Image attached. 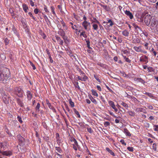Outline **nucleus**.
<instances>
[{
	"label": "nucleus",
	"instance_id": "30",
	"mask_svg": "<svg viewBox=\"0 0 158 158\" xmlns=\"http://www.w3.org/2000/svg\"><path fill=\"white\" fill-rule=\"evenodd\" d=\"M123 35L125 36H128L129 35V32L127 30H125L122 32Z\"/></svg>",
	"mask_w": 158,
	"mask_h": 158
},
{
	"label": "nucleus",
	"instance_id": "54",
	"mask_svg": "<svg viewBox=\"0 0 158 158\" xmlns=\"http://www.w3.org/2000/svg\"><path fill=\"white\" fill-rule=\"evenodd\" d=\"M9 11L10 13L11 14V16H13L14 15V11L12 8H10L9 9Z\"/></svg>",
	"mask_w": 158,
	"mask_h": 158
},
{
	"label": "nucleus",
	"instance_id": "17",
	"mask_svg": "<svg viewBox=\"0 0 158 158\" xmlns=\"http://www.w3.org/2000/svg\"><path fill=\"white\" fill-rule=\"evenodd\" d=\"M65 50L67 54L69 55L70 57L75 58V56L73 54L71 50L68 48L66 49Z\"/></svg>",
	"mask_w": 158,
	"mask_h": 158
},
{
	"label": "nucleus",
	"instance_id": "49",
	"mask_svg": "<svg viewBox=\"0 0 158 158\" xmlns=\"http://www.w3.org/2000/svg\"><path fill=\"white\" fill-rule=\"evenodd\" d=\"M137 80L143 84H144L145 83V81L141 78H138L137 79Z\"/></svg>",
	"mask_w": 158,
	"mask_h": 158
},
{
	"label": "nucleus",
	"instance_id": "62",
	"mask_svg": "<svg viewBox=\"0 0 158 158\" xmlns=\"http://www.w3.org/2000/svg\"><path fill=\"white\" fill-rule=\"evenodd\" d=\"M154 127L155 128L154 129V130L155 131H158V125H154Z\"/></svg>",
	"mask_w": 158,
	"mask_h": 158
},
{
	"label": "nucleus",
	"instance_id": "56",
	"mask_svg": "<svg viewBox=\"0 0 158 158\" xmlns=\"http://www.w3.org/2000/svg\"><path fill=\"white\" fill-rule=\"evenodd\" d=\"M152 148L154 151H156V143H154L152 145Z\"/></svg>",
	"mask_w": 158,
	"mask_h": 158
},
{
	"label": "nucleus",
	"instance_id": "45",
	"mask_svg": "<svg viewBox=\"0 0 158 158\" xmlns=\"http://www.w3.org/2000/svg\"><path fill=\"white\" fill-rule=\"evenodd\" d=\"M93 19L94 20H91V21L92 22L91 23H97V24L99 23V22L98 21L96 18H93Z\"/></svg>",
	"mask_w": 158,
	"mask_h": 158
},
{
	"label": "nucleus",
	"instance_id": "44",
	"mask_svg": "<svg viewBox=\"0 0 158 158\" xmlns=\"http://www.w3.org/2000/svg\"><path fill=\"white\" fill-rule=\"evenodd\" d=\"M43 16L46 22L47 23L48 22L50 23H51L50 21L49 20L48 18L46 15H44Z\"/></svg>",
	"mask_w": 158,
	"mask_h": 158
},
{
	"label": "nucleus",
	"instance_id": "28",
	"mask_svg": "<svg viewBox=\"0 0 158 158\" xmlns=\"http://www.w3.org/2000/svg\"><path fill=\"white\" fill-rule=\"evenodd\" d=\"M89 98L92 102L96 105L97 104V101L91 95L89 96Z\"/></svg>",
	"mask_w": 158,
	"mask_h": 158
},
{
	"label": "nucleus",
	"instance_id": "13",
	"mask_svg": "<svg viewBox=\"0 0 158 158\" xmlns=\"http://www.w3.org/2000/svg\"><path fill=\"white\" fill-rule=\"evenodd\" d=\"M0 152L3 155L7 156H10L12 155V152L10 151H1L0 150Z\"/></svg>",
	"mask_w": 158,
	"mask_h": 158
},
{
	"label": "nucleus",
	"instance_id": "50",
	"mask_svg": "<svg viewBox=\"0 0 158 158\" xmlns=\"http://www.w3.org/2000/svg\"><path fill=\"white\" fill-rule=\"evenodd\" d=\"M144 94L147 95L151 98H153L154 97L153 94H152L150 93H144Z\"/></svg>",
	"mask_w": 158,
	"mask_h": 158
},
{
	"label": "nucleus",
	"instance_id": "20",
	"mask_svg": "<svg viewBox=\"0 0 158 158\" xmlns=\"http://www.w3.org/2000/svg\"><path fill=\"white\" fill-rule=\"evenodd\" d=\"M142 46H139L138 47L134 46L133 47V49L135 51L140 52H141V51H142Z\"/></svg>",
	"mask_w": 158,
	"mask_h": 158
},
{
	"label": "nucleus",
	"instance_id": "40",
	"mask_svg": "<svg viewBox=\"0 0 158 158\" xmlns=\"http://www.w3.org/2000/svg\"><path fill=\"white\" fill-rule=\"evenodd\" d=\"M73 110L77 116V117L79 118H80L81 115L79 112L76 109L74 108Z\"/></svg>",
	"mask_w": 158,
	"mask_h": 158
},
{
	"label": "nucleus",
	"instance_id": "38",
	"mask_svg": "<svg viewBox=\"0 0 158 158\" xmlns=\"http://www.w3.org/2000/svg\"><path fill=\"white\" fill-rule=\"evenodd\" d=\"M127 113L131 116L133 117L135 115V113L134 111H128Z\"/></svg>",
	"mask_w": 158,
	"mask_h": 158
},
{
	"label": "nucleus",
	"instance_id": "22",
	"mask_svg": "<svg viewBox=\"0 0 158 158\" xmlns=\"http://www.w3.org/2000/svg\"><path fill=\"white\" fill-rule=\"evenodd\" d=\"M46 103L48 105V106L50 108V109L52 110H55L54 107L51 105V103L49 102V101L48 100H46Z\"/></svg>",
	"mask_w": 158,
	"mask_h": 158
},
{
	"label": "nucleus",
	"instance_id": "63",
	"mask_svg": "<svg viewBox=\"0 0 158 158\" xmlns=\"http://www.w3.org/2000/svg\"><path fill=\"white\" fill-rule=\"evenodd\" d=\"M30 2V3L31 6L33 7L34 6V2H33L32 0H29Z\"/></svg>",
	"mask_w": 158,
	"mask_h": 158
},
{
	"label": "nucleus",
	"instance_id": "36",
	"mask_svg": "<svg viewBox=\"0 0 158 158\" xmlns=\"http://www.w3.org/2000/svg\"><path fill=\"white\" fill-rule=\"evenodd\" d=\"M60 22L61 24L62 25L63 28L65 30H67L68 29V27L66 25L64 22L62 20L60 21Z\"/></svg>",
	"mask_w": 158,
	"mask_h": 158
},
{
	"label": "nucleus",
	"instance_id": "14",
	"mask_svg": "<svg viewBox=\"0 0 158 158\" xmlns=\"http://www.w3.org/2000/svg\"><path fill=\"white\" fill-rule=\"evenodd\" d=\"M139 60L141 62H148V58L146 56H141L139 58Z\"/></svg>",
	"mask_w": 158,
	"mask_h": 158
},
{
	"label": "nucleus",
	"instance_id": "18",
	"mask_svg": "<svg viewBox=\"0 0 158 158\" xmlns=\"http://www.w3.org/2000/svg\"><path fill=\"white\" fill-rule=\"evenodd\" d=\"M132 43L136 44V43H139L140 42V40L137 37L134 38L132 37Z\"/></svg>",
	"mask_w": 158,
	"mask_h": 158
},
{
	"label": "nucleus",
	"instance_id": "16",
	"mask_svg": "<svg viewBox=\"0 0 158 158\" xmlns=\"http://www.w3.org/2000/svg\"><path fill=\"white\" fill-rule=\"evenodd\" d=\"M125 14L127 15L130 19H132L133 18V15L129 10H126L125 12Z\"/></svg>",
	"mask_w": 158,
	"mask_h": 158
},
{
	"label": "nucleus",
	"instance_id": "25",
	"mask_svg": "<svg viewBox=\"0 0 158 158\" xmlns=\"http://www.w3.org/2000/svg\"><path fill=\"white\" fill-rule=\"evenodd\" d=\"M106 151L108 152L110 155H112L113 156H115V155L114 152L110 150L109 148L106 147Z\"/></svg>",
	"mask_w": 158,
	"mask_h": 158
},
{
	"label": "nucleus",
	"instance_id": "48",
	"mask_svg": "<svg viewBox=\"0 0 158 158\" xmlns=\"http://www.w3.org/2000/svg\"><path fill=\"white\" fill-rule=\"evenodd\" d=\"M56 139V142L57 143L59 146H60L61 143H62L61 139L60 138L58 139Z\"/></svg>",
	"mask_w": 158,
	"mask_h": 158
},
{
	"label": "nucleus",
	"instance_id": "26",
	"mask_svg": "<svg viewBox=\"0 0 158 158\" xmlns=\"http://www.w3.org/2000/svg\"><path fill=\"white\" fill-rule=\"evenodd\" d=\"M50 9L53 15L55 16H56V14L55 11V8L54 6H50Z\"/></svg>",
	"mask_w": 158,
	"mask_h": 158
},
{
	"label": "nucleus",
	"instance_id": "4",
	"mask_svg": "<svg viewBox=\"0 0 158 158\" xmlns=\"http://www.w3.org/2000/svg\"><path fill=\"white\" fill-rule=\"evenodd\" d=\"M80 73L81 77L80 76L77 77V79L78 80L85 81L88 79V77L83 72L81 71Z\"/></svg>",
	"mask_w": 158,
	"mask_h": 158
},
{
	"label": "nucleus",
	"instance_id": "60",
	"mask_svg": "<svg viewBox=\"0 0 158 158\" xmlns=\"http://www.w3.org/2000/svg\"><path fill=\"white\" fill-rule=\"evenodd\" d=\"M74 18L77 21H80V17L77 15H74Z\"/></svg>",
	"mask_w": 158,
	"mask_h": 158
},
{
	"label": "nucleus",
	"instance_id": "52",
	"mask_svg": "<svg viewBox=\"0 0 158 158\" xmlns=\"http://www.w3.org/2000/svg\"><path fill=\"white\" fill-rule=\"evenodd\" d=\"M4 42L5 44L6 45H7L9 43V40L7 38H6L4 40Z\"/></svg>",
	"mask_w": 158,
	"mask_h": 158
},
{
	"label": "nucleus",
	"instance_id": "19",
	"mask_svg": "<svg viewBox=\"0 0 158 158\" xmlns=\"http://www.w3.org/2000/svg\"><path fill=\"white\" fill-rule=\"evenodd\" d=\"M17 102L19 105L21 107H23L24 106V104L23 102V101L19 98H17Z\"/></svg>",
	"mask_w": 158,
	"mask_h": 158
},
{
	"label": "nucleus",
	"instance_id": "5",
	"mask_svg": "<svg viewBox=\"0 0 158 158\" xmlns=\"http://www.w3.org/2000/svg\"><path fill=\"white\" fill-rule=\"evenodd\" d=\"M1 95L4 103L6 104H8L9 103V98L10 97H8L5 92H2Z\"/></svg>",
	"mask_w": 158,
	"mask_h": 158
},
{
	"label": "nucleus",
	"instance_id": "33",
	"mask_svg": "<svg viewBox=\"0 0 158 158\" xmlns=\"http://www.w3.org/2000/svg\"><path fill=\"white\" fill-rule=\"evenodd\" d=\"M93 29L97 31L98 29V24L93 23H92Z\"/></svg>",
	"mask_w": 158,
	"mask_h": 158
},
{
	"label": "nucleus",
	"instance_id": "55",
	"mask_svg": "<svg viewBox=\"0 0 158 158\" xmlns=\"http://www.w3.org/2000/svg\"><path fill=\"white\" fill-rule=\"evenodd\" d=\"M87 131L90 133H92L93 132V131L91 127L87 128Z\"/></svg>",
	"mask_w": 158,
	"mask_h": 158
},
{
	"label": "nucleus",
	"instance_id": "37",
	"mask_svg": "<svg viewBox=\"0 0 158 158\" xmlns=\"http://www.w3.org/2000/svg\"><path fill=\"white\" fill-rule=\"evenodd\" d=\"M80 36H82L85 38H86L87 37V35L86 34V32L85 31H83L81 33Z\"/></svg>",
	"mask_w": 158,
	"mask_h": 158
},
{
	"label": "nucleus",
	"instance_id": "12",
	"mask_svg": "<svg viewBox=\"0 0 158 158\" xmlns=\"http://www.w3.org/2000/svg\"><path fill=\"white\" fill-rule=\"evenodd\" d=\"M27 98L28 100L30 101L33 97V94L29 90H27L26 92Z\"/></svg>",
	"mask_w": 158,
	"mask_h": 158
},
{
	"label": "nucleus",
	"instance_id": "2",
	"mask_svg": "<svg viewBox=\"0 0 158 158\" xmlns=\"http://www.w3.org/2000/svg\"><path fill=\"white\" fill-rule=\"evenodd\" d=\"M15 94L18 97L22 98L23 97L24 92L22 89L20 87H16L14 89Z\"/></svg>",
	"mask_w": 158,
	"mask_h": 158
},
{
	"label": "nucleus",
	"instance_id": "9",
	"mask_svg": "<svg viewBox=\"0 0 158 158\" xmlns=\"http://www.w3.org/2000/svg\"><path fill=\"white\" fill-rule=\"evenodd\" d=\"M81 25L85 30L87 29L89 26H90V23L88 22L87 21H84L81 23Z\"/></svg>",
	"mask_w": 158,
	"mask_h": 158
},
{
	"label": "nucleus",
	"instance_id": "24",
	"mask_svg": "<svg viewBox=\"0 0 158 158\" xmlns=\"http://www.w3.org/2000/svg\"><path fill=\"white\" fill-rule=\"evenodd\" d=\"M100 76V75L97 74H94V78L99 83H101V81L99 79Z\"/></svg>",
	"mask_w": 158,
	"mask_h": 158
},
{
	"label": "nucleus",
	"instance_id": "51",
	"mask_svg": "<svg viewBox=\"0 0 158 158\" xmlns=\"http://www.w3.org/2000/svg\"><path fill=\"white\" fill-rule=\"evenodd\" d=\"M146 106L150 110H153V106L150 104H147Z\"/></svg>",
	"mask_w": 158,
	"mask_h": 158
},
{
	"label": "nucleus",
	"instance_id": "6",
	"mask_svg": "<svg viewBox=\"0 0 158 158\" xmlns=\"http://www.w3.org/2000/svg\"><path fill=\"white\" fill-rule=\"evenodd\" d=\"M152 19V17L150 15H146L144 18V21L147 26H148L150 23Z\"/></svg>",
	"mask_w": 158,
	"mask_h": 158
},
{
	"label": "nucleus",
	"instance_id": "46",
	"mask_svg": "<svg viewBox=\"0 0 158 158\" xmlns=\"http://www.w3.org/2000/svg\"><path fill=\"white\" fill-rule=\"evenodd\" d=\"M148 72H152L154 71V69L152 67H149L148 68Z\"/></svg>",
	"mask_w": 158,
	"mask_h": 158
},
{
	"label": "nucleus",
	"instance_id": "21",
	"mask_svg": "<svg viewBox=\"0 0 158 158\" xmlns=\"http://www.w3.org/2000/svg\"><path fill=\"white\" fill-rule=\"evenodd\" d=\"M123 132L126 134V136H127L129 137L131 136V134L127 130V129L126 128H125L124 129Z\"/></svg>",
	"mask_w": 158,
	"mask_h": 158
},
{
	"label": "nucleus",
	"instance_id": "27",
	"mask_svg": "<svg viewBox=\"0 0 158 158\" xmlns=\"http://www.w3.org/2000/svg\"><path fill=\"white\" fill-rule=\"evenodd\" d=\"M23 10L25 13H27V10L28 9V7L25 3L23 4L22 5Z\"/></svg>",
	"mask_w": 158,
	"mask_h": 158
},
{
	"label": "nucleus",
	"instance_id": "8",
	"mask_svg": "<svg viewBox=\"0 0 158 158\" xmlns=\"http://www.w3.org/2000/svg\"><path fill=\"white\" fill-rule=\"evenodd\" d=\"M59 34L62 36L65 42L67 40V37L65 36V33L63 29H60L59 31Z\"/></svg>",
	"mask_w": 158,
	"mask_h": 158
},
{
	"label": "nucleus",
	"instance_id": "59",
	"mask_svg": "<svg viewBox=\"0 0 158 158\" xmlns=\"http://www.w3.org/2000/svg\"><path fill=\"white\" fill-rule=\"evenodd\" d=\"M17 118V119L18 120V121L20 123H22L23 122V121L22 120L21 118L19 116H18Z\"/></svg>",
	"mask_w": 158,
	"mask_h": 158
},
{
	"label": "nucleus",
	"instance_id": "39",
	"mask_svg": "<svg viewBox=\"0 0 158 158\" xmlns=\"http://www.w3.org/2000/svg\"><path fill=\"white\" fill-rule=\"evenodd\" d=\"M145 110L142 108H139L135 110V111L137 112H143Z\"/></svg>",
	"mask_w": 158,
	"mask_h": 158
},
{
	"label": "nucleus",
	"instance_id": "57",
	"mask_svg": "<svg viewBox=\"0 0 158 158\" xmlns=\"http://www.w3.org/2000/svg\"><path fill=\"white\" fill-rule=\"evenodd\" d=\"M127 149L130 152H133L134 151V148L132 147H128Z\"/></svg>",
	"mask_w": 158,
	"mask_h": 158
},
{
	"label": "nucleus",
	"instance_id": "29",
	"mask_svg": "<svg viewBox=\"0 0 158 158\" xmlns=\"http://www.w3.org/2000/svg\"><path fill=\"white\" fill-rule=\"evenodd\" d=\"M122 56L124 60L127 62L128 63H130L131 62V60L129 59L126 56H124L123 54L122 55Z\"/></svg>",
	"mask_w": 158,
	"mask_h": 158
},
{
	"label": "nucleus",
	"instance_id": "34",
	"mask_svg": "<svg viewBox=\"0 0 158 158\" xmlns=\"http://www.w3.org/2000/svg\"><path fill=\"white\" fill-rule=\"evenodd\" d=\"M120 104L127 109L128 107V105L125 102H121Z\"/></svg>",
	"mask_w": 158,
	"mask_h": 158
},
{
	"label": "nucleus",
	"instance_id": "43",
	"mask_svg": "<svg viewBox=\"0 0 158 158\" xmlns=\"http://www.w3.org/2000/svg\"><path fill=\"white\" fill-rule=\"evenodd\" d=\"M107 23H109L110 24L108 25L109 27H112L114 23L112 20L110 19H107Z\"/></svg>",
	"mask_w": 158,
	"mask_h": 158
},
{
	"label": "nucleus",
	"instance_id": "58",
	"mask_svg": "<svg viewBox=\"0 0 158 158\" xmlns=\"http://www.w3.org/2000/svg\"><path fill=\"white\" fill-rule=\"evenodd\" d=\"M44 10L46 12V13H48L49 12V10H48V8H47V6H46L45 5H44Z\"/></svg>",
	"mask_w": 158,
	"mask_h": 158
},
{
	"label": "nucleus",
	"instance_id": "64",
	"mask_svg": "<svg viewBox=\"0 0 158 158\" xmlns=\"http://www.w3.org/2000/svg\"><path fill=\"white\" fill-rule=\"evenodd\" d=\"M104 125L105 127H106L110 125V123L109 122H106L104 123Z\"/></svg>",
	"mask_w": 158,
	"mask_h": 158
},
{
	"label": "nucleus",
	"instance_id": "32",
	"mask_svg": "<svg viewBox=\"0 0 158 158\" xmlns=\"http://www.w3.org/2000/svg\"><path fill=\"white\" fill-rule=\"evenodd\" d=\"M55 148L56 150L58 152L60 153H62L63 152L62 150L60 147H56Z\"/></svg>",
	"mask_w": 158,
	"mask_h": 158
},
{
	"label": "nucleus",
	"instance_id": "23",
	"mask_svg": "<svg viewBox=\"0 0 158 158\" xmlns=\"http://www.w3.org/2000/svg\"><path fill=\"white\" fill-rule=\"evenodd\" d=\"M17 139L20 143H22L24 140V139L20 135H18Z\"/></svg>",
	"mask_w": 158,
	"mask_h": 158
},
{
	"label": "nucleus",
	"instance_id": "1",
	"mask_svg": "<svg viewBox=\"0 0 158 158\" xmlns=\"http://www.w3.org/2000/svg\"><path fill=\"white\" fill-rule=\"evenodd\" d=\"M2 71L0 68V81H3L4 80H6L10 77V73L8 70Z\"/></svg>",
	"mask_w": 158,
	"mask_h": 158
},
{
	"label": "nucleus",
	"instance_id": "7",
	"mask_svg": "<svg viewBox=\"0 0 158 158\" xmlns=\"http://www.w3.org/2000/svg\"><path fill=\"white\" fill-rule=\"evenodd\" d=\"M158 20L156 18H153L152 19H151L150 24L151 26L152 27H154L156 25V26H158Z\"/></svg>",
	"mask_w": 158,
	"mask_h": 158
},
{
	"label": "nucleus",
	"instance_id": "10",
	"mask_svg": "<svg viewBox=\"0 0 158 158\" xmlns=\"http://www.w3.org/2000/svg\"><path fill=\"white\" fill-rule=\"evenodd\" d=\"M108 103L109 105L114 110V111L115 112H117L118 111V109L116 108L114 104V102L111 100H110L108 101Z\"/></svg>",
	"mask_w": 158,
	"mask_h": 158
},
{
	"label": "nucleus",
	"instance_id": "41",
	"mask_svg": "<svg viewBox=\"0 0 158 158\" xmlns=\"http://www.w3.org/2000/svg\"><path fill=\"white\" fill-rule=\"evenodd\" d=\"M92 94L93 95L95 96L96 97H98V94L96 92V91L92 89L91 90Z\"/></svg>",
	"mask_w": 158,
	"mask_h": 158
},
{
	"label": "nucleus",
	"instance_id": "47",
	"mask_svg": "<svg viewBox=\"0 0 158 158\" xmlns=\"http://www.w3.org/2000/svg\"><path fill=\"white\" fill-rule=\"evenodd\" d=\"M28 14L34 20H35V21L36 20V18L33 16L32 13L31 12H29L28 13Z\"/></svg>",
	"mask_w": 158,
	"mask_h": 158
},
{
	"label": "nucleus",
	"instance_id": "53",
	"mask_svg": "<svg viewBox=\"0 0 158 158\" xmlns=\"http://www.w3.org/2000/svg\"><path fill=\"white\" fill-rule=\"evenodd\" d=\"M21 21L23 26H24L26 25L25 20L23 18L21 19Z\"/></svg>",
	"mask_w": 158,
	"mask_h": 158
},
{
	"label": "nucleus",
	"instance_id": "35",
	"mask_svg": "<svg viewBox=\"0 0 158 158\" xmlns=\"http://www.w3.org/2000/svg\"><path fill=\"white\" fill-rule=\"evenodd\" d=\"M40 106V103H38L35 108L36 112H39Z\"/></svg>",
	"mask_w": 158,
	"mask_h": 158
},
{
	"label": "nucleus",
	"instance_id": "15",
	"mask_svg": "<svg viewBox=\"0 0 158 158\" xmlns=\"http://www.w3.org/2000/svg\"><path fill=\"white\" fill-rule=\"evenodd\" d=\"M55 38L57 40L58 42V43L60 44L63 46L64 44V42L63 40H61L60 38L58 36V35H56Z\"/></svg>",
	"mask_w": 158,
	"mask_h": 158
},
{
	"label": "nucleus",
	"instance_id": "11",
	"mask_svg": "<svg viewBox=\"0 0 158 158\" xmlns=\"http://www.w3.org/2000/svg\"><path fill=\"white\" fill-rule=\"evenodd\" d=\"M104 4V3L103 2H102L101 3H99V5L102 7L103 8V9L106 10V11H109L110 8L109 6H107L106 5H104L102 4Z\"/></svg>",
	"mask_w": 158,
	"mask_h": 158
},
{
	"label": "nucleus",
	"instance_id": "42",
	"mask_svg": "<svg viewBox=\"0 0 158 158\" xmlns=\"http://www.w3.org/2000/svg\"><path fill=\"white\" fill-rule=\"evenodd\" d=\"M69 23L72 25V28L73 29L77 30V27L75 25H73V24L72 22H70Z\"/></svg>",
	"mask_w": 158,
	"mask_h": 158
},
{
	"label": "nucleus",
	"instance_id": "61",
	"mask_svg": "<svg viewBox=\"0 0 158 158\" xmlns=\"http://www.w3.org/2000/svg\"><path fill=\"white\" fill-rule=\"evenodd\" d=\"M30 64L32 66L33 70H35L36 69L35 65L31 61H30Z\"/></svg>",
	"mask_w": 158,
	"mask_h": 158
},
{
	"label": "nucleus",
	"instance_id": "3",
	"mask_svg": "<svg viewBox=\"0 0 158 158\" xmlns=\"http://www.w3.org/2000/svg\"><path fill=\"white\" fill-rule=\"evenodd\" d=\"M71 146L73 147V148L75 151L77 150H80L81 148L78 144V143L76 140L73 138H72L71 139Z\"/></svg>",
	"mask_w": 158,
	"mask_h": 158
},
{
	"label": "nucleus",
	"instance_id": "31",
	"mask_svg": "<svg viewBox=\"0 0 158 158\" xmlns=\"http://www.w3.org/2000/svg\"><path fill=\"white\" fill-rule=\"evenodd\" d=\"M69 102L71 107L72 108H73L74 106V103L72 101V100L71 98H70L69 99Z\"/></svg>",
	"mask_w": 158,
	"mask_h": 158
}]
</instances>
